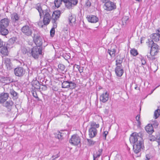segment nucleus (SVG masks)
<instances>
[{"label": "nucleus", "mask_w": 160, "mask_h": 160, "mask_svg": "<svg viewBox=\"0 0 160 160\" xmlns=\"http://www.w3.org/2000/svg\"><path fill=\"white\" fill-rule=\"evenodd\" d=\"M141 135L140 133L134 132L130 135L129 138L130 142L133 144V150L136 153L139 152L144 148L143 140Z\"/></svg>", "instance_id": "nucleus-1"}, {"label": "nucleus", "mask_w": 160, "mask_h": 160, "mask_svg": "<svg viewBox=\"0 0 160 160\" xmlns=\"http://www.w3.org/2000/svg\"><path fill=\"white\" fill-rule=\"evenodd\" d=\"M36 9L39 12L40 18L43 17V22L44 25H47L50 22L51 19V13L49 9L47 8L45 10H42L41 7L37 5Z\"/></svg>", "instance_id": "nucleus-2"}, {"label": "nucleus", "mask_w": 160, "mask_h": 160, "mask_svg": "<svg viewBox=\"0 0 160 160\" xmlns=\"http://www.w3.org/2000/svg\"><path fill=\"white\" fill-rule=\"evenodd\" d=\"M29 56L35 59L41 58L43 57L44 53L42 52V47H33L29 51Z\"/></svg>", "instance_id": "nucleus-3"}, {"label": "nucleus", "mask_w": 160, "mask_h": 160, "mask_svg": "<svg viewBox=\"0 0 160 160\" xmlns=\"http://www.w3.org/2000/svg\"><path fill=\"white\" fill-rule=\"evenodd\" d=\"M10 23V20L6 18L0 21V33L3 36L7 35L9 33L7 28Z\"/></svg>", "instance_id": "nucleus-4"}, {"label": "nucleus", "mask_w": 160, "mask_h": 160, "mask_svg": "<svg viewBox=\"0 0 160 160\" xmlns=\"http://www.w3.org/2000/svg\"><path fill=\"white\" fill-rule=\"evenodd\" d=\"M39 31L37 29H33V36L32 37L36 46L42 47V40L40 36Z\"/></svg>", "instance_id": "nucleus-5"}, {"label": "nucleus", "mask_w": 160, "mask_h": 160, "mask_svg": "<svg viewBox=\"0 0 160 160\" xmlns=\"http://www.w3.org/2000/svg\"><path fill=\"white\" fill-rule=\"evenodd\" d=\"M148 46L151 48L150 52L151 55L153 56L156 55L159 51L158 46L152 40H150V39H148Z\"/></svg>", "instance_id": "nucleus-6"}, {"label": "nucleus", "mask_w": 160, "mask_h": 160, "mask_svg": "<svg viewBox=\"0 0 160 160\" xmlns=\"http://www.w3.org/2000/svg\"><path fill=\"white\" fill-rule=\"evenodd\" d=\"M110 0L101 1L102 3H105L103 6L105 10L108 11L113 10L116 8V4L113 2L110 1Z\"/></svg>", "instance_id": "nucleus-7"}, {"label": "nucleus", "mask_w": 160, "mask_h": 160, "mask_svg": "<svg viewBox=\"0 0 160 160\" xmlns=\"http://www.w3.org/2000/svg\"><path fill=\"white\" fill-rule=\"evenodd\" d=\"M21 31L23 34L27 36H30L33 33L32 28L28 25H25L23 26L21 29Z\"/></svg>", "instance_id": "nucleus-8"}, {"label": "nucleus", "mask_w": 160, "mask_h": 160, "mask_svg": "<svg viewBox=\"0 0 160 160\" xmlns=\"http://www.w3.org/2000/svg\"><path fill=\"white\" fill-rule=\"evenodd\" d=\"M14 71L16 76L20 77H22L26 72L25 69L21 67H18L15 68Z\"/></svg>", "instance_id": "nucleus-9"}, {"label": "nucleus", "mask_w": 160, "mask_h": 160, "mask_svg": "<svg viewBox=\"0 0 160 160\" xmlns=\"http://www.w3.org/2000/svg\"><path fill=\"white\" fill-rule=\"evenodd\" d=\"M69 142L74 145H78L80 144V138L77 135H73L69 140Z\"/></svg>", "instance_id": "nucleus-10"}, {"label": "nucleus", "mask_w": 160, "mask_h": 160, "mask_svg": "<svg viewBox=\"0 0 160 160\" xmlns=\"http://www.w3.org/2000/svg\"><path fill=\"white\" fill-rule=\"evenodd\" d=\"M8 42L7 43V46H5L4 44L3 46L1 48L0 50V53L2 57L8 56L9 54V52L8 50V48H9L8 46L9 45Z\"/></svg>", "instance_id": "nucleus-11"}, {"label": "nucleus", "mask_w": 160, "mask_h": 160, "mask_svg": "<svg viewBox=\"0 0 160 160\" xmlns=\"http://www.w3.org/2000/svg\"><path fill=\"white\" fill-rule=\"evenodd\" d=\"M78 3V0H68L66 3V7L68 9H72Z\"/></svg>", "instance_id": "nucleus-12"}, {"label": "nucleus", "mask_w": 160, "mask_h": 160, "mask_svg": "<svg viewBox=\"0 0 160 160\" xmlns=\"http://www.w3.org/2000/svg\"><path fill=\"white\" fill-rule=\"evenodd\" d=\"M13 102L12 100L6 101L2 104V106L5 107L8 112L11 111V109L13 107Z\"/></svg>", "instance_id": "nucleus-13"}, {"label": "nucleus", "mask_w": 160, "mask_h": 160, "mask_svg": "<svg viewBox=\"0 0 160 160\" xmlns=\"http://www.w3.org/2000/svg\"><path fill=\"white\" fill-rule=\"evenodd\" d=\"M9 97L7 93L2 92L0 94V103L3 104L6 101Z\"/></svg>", "instance_id": "nucleus-14"}, {"label": "nucleus", "mask_w": 160, "mask_h": 160, "mask_svg": "<svg viewBox=\"0 0 160 160\" xmlns=\"http://www.w3.org/2000/svg\"><path fill=\"white\" fill-rule=\"evenodd\" d=\"M87 18L89 22L91 23H95L98 21V18L97 17L92 15L87 16Z\"/></svg>", "instance_id": "nucleus-15"}, {"label": "nucleus", "mask_w": 160, "mask_h": 160, "mask_svg": "<svg viewBox=\"0 0 160 160\" xmlns=\"http://www.w3.org/2000/svg\"><path fill=\"white\" fill-rule=\"evenodd\" d=\"M108 94L106 92L105 93H102L100 97V101L103 103L107 102L108 100Z\"/></svg>", "instance_id": "nucleus-16"}, {"label": "nucleus", "mask_w": 160, "mask_h": 160, "mask_svg": "<svg viewBox=\"0 0 160 160\" xmlns=\"http://www.w3.org/2000/svg\"><path fill=\"white\" fill-rule=\"evenodd\" d=\"M89 135L90 138L95 137L97 133V130L96 128H90L89 129Z\"/></svg>", "instance_id": "nucleus-17"}, {"label": "nucleus", "mask_w": 160, "mask_h": 160, "mask_svg": "<svg viewBox=\"0 0 160 160\" xmlns=\"http://www.w3.org/2000/svg\"><path fill=\"white\" fill-rule=\"evenodd\" d=\"M115 72L117 76L120 77L123 73L124 71L123 68L120 66H117L115 69Z\"/></svg>", "instance_id": "nucleus-18"}, {"label": "nucleus", "mask_w": 160, "mask_h": 160, "mask_svg": "<svg viewBox=\"0 0 160 160\" xmlns=\"http://www.w3.org/2000/svg\"><path fill=\"white\" fill-rule=\"evenodd\" d=\"M103 149L102 148H99L98 151H96L95 153L93 155V160H98L102 153Z\"/></svg>", "instance_id": "nucleus-19"}, {"label": "nucleus", "mask_w": 160, "mask_h": 160, "mask_svg": "<svg viewBox=\"0 0 160 160\" xmlns=\"http://www.w3.org/2000/svg\"><path fill=\"white\" fill-rule=\"evenodd\" d=\"M4 63L7 68L9 70L12 69V64L10 58H6L4 59Z\"/></svg>", "instance_id": "nucleus-20"}, {"label": "nucleus", "mask_w": 160, "mask_h": 160, "mask_svg": "<svg viewBox=\"0 0 160 160\" xmlns=\"http://www.w3.org/2000/svg\"><path fill=\"white\" fill-rule=\"evenodd\" d=\"M10 93L14 100L17 99L18 98L19 94L18 93L15 91L13 89L10 90Z\"/></svg>", "instance_id": "nucleus-21"}, {"label": "nucleus", "mask_w": 160, "mask_h": 160, "mask_svg": "<svg viewBox=\"0 0 160 160\" xmlns=\"http://www.w3.org/2000/svg\"><path fill=\"white\" fill-rule=\"evenodd\" d=\"M1 80L2 82L6 83H9L14 82V80L10 77H2L1 78Z\"/></svg>", "instance_id": "nucleus-22"}, {"label": "nucleus", "mask_w": 160, "mask_h": 160, "mask_svg": "<svg viewBox=\"0 0 160 160\" xmlns=\"http://www.w3.org/2000/svg\"><path fill=\"white\" fill-rule=\"evenodd\" d=\"M150 37L151 38L150 40H152L153 41H154L155 42H157L159 41V38H160L159 36L158 33H154L151 35Z\"/></svg>", "instance_id": "nucleus-23"}, {"label": "nucleus", "mask_w": 160, "mask_h": 160, "mask_svg": "<svg viewBox=\"0 0 160 160\" xmlns=\"http://www.w3.org/2000/svg\"><path fill=\"white\" fill-rule=\"evenodd\" d=\"M145 130L149 134H152L154 132L153 126L151 124H148L146 126Z\"/></svg>", "instance_id": "nucleus-24"}, {"label": "nucleus", "mask_w": 160, "mask_h": 160, "mask_svg": "<svg viewBox=\"0 0 160 160\" xmlns=\"http://www.w3.org/2000/svg\"><path fill=\"white\" fill-rule=\"evenodd\" d=\"M32 87L37 89H39L41 88V84L37 80L33 81L32 83Z\"/></svg>", "instance_id": "nucleus-25"}, {"label": "nucleus", "mask_w": 160, "mask_h": 160, "mask_svg": "<svg viewBox=\"0 0 160 160\" xmlns=\"http://www.w3.org/2000/svg\"><path fill=\"white\" fill-rule=\"evenodd\" d=\"M116 52V49L114 48H110L108 50L107 53L111 57H113L115 56Z\"/></svg>", "instance_id": "nucleus-26"}, {"label": "nucleus", "mask_w": 160, "mask_h": 160, "mask_svg": "<svg viewBox=\"0 0 160 160\" xmlns=\"http://www.w3.org/2000/svg\"><path fill=\"white\" fill-rule=\"evenodd\" d=\"M61 14V13L59 10H56L53 12L52 14L53 16H55V17L53 18L55 19H58Z\"/></svg>", "instance_id": "nucleus-27"}, {"label": "nucleus", "mask_w": 160, "mask_h": 160, "mask_svg": "<svg viewBox=\"0 0 160 160\" xmlns=\"http://www.w3.org/2000/svg\"><path fill=\"white\" fill-rule=\"evenodd\" d=\"M68 19L69 24L75 22L76 20L75 16L74 15H72L71 13L69 15Z\"/></svg>", "instance_id": "nucleus-28"}, {"label": "nucleus", "mask_w": 160, "mask_h": 160, "mask_svg": "<svg viewBox=\"0 0 160 160\" xmlns=\"http://www.w3.org/2000/svg\"><path fill=\"white\" fill-rule=\"evenodd\" d=\"M30 50V48L28 47H22L21 48V51L22 53L23 54H25L26 53H28V55L29 54V51Z\"/></svg>", "instance_id": "nucleus-29"}, {"label": "nucleus", "mask_w": 160, "mask_h": 160, "mask_svg": "<svg viewBox=\"0 0 160 160\" xmlns=\"http://www.w3.org/2000/svg\"><path fill=\"white\" fill-rule=\"evenodd\" d=\"M11 18L13 21L16 22L18 21L19 19V17L16 13H13L11 15Z\"/></svg>", "instance_id": "nucleus-30"}, {"label": "nucleus", "mask_w": 160, "mask_h": 160, "mask_svg": "<svg viewBox=\"0 0 160 160\" xmlns=\"http://www.w3.org/2000/svg\"><path fill=\"white\" fill-rule=\"evenodd\" d=\"M123 58V57L119 59L118 58L116 60V65L117 66H120V67H122L121 64L122 63Z\"/></svg>", "instance_id": "nucleus-31"}, {"label": "nucleus", "mask_w": 160, "mask_h": 160, "mask_svg": "<svg viewBox=\"0 0 160 160\" xmlns=\"http://www.w3.org/2000/svg\"><path fill=\"white\" fill-rule=\"evenodd\" d=\"M69 81H64L62 84V88H69Z\"/></svg>", "instance_id": "nucleus-32"}, {"label": "nucleus", "mask_w": 160, "mask_h": 160, "mask_svg": "<svg viewBox=\"0 0 160 160\" xmlns=\"http://www.w3.org/2000/svg\"><path fill=\"white\" fill-rule=\"evenodd\" d=\"M160 115V110L157 109L154 112V117L155 119L157 118Z\"/></svg>", "instance_id": "nucleus-33"}, {"label": "nucleus", "mask_w": 160, "mask_h": 160, "mask_svg": "<svg viewBox=\"0 0 160 160\" xmlns=\"http://www.w3.org/2000/svg\"><path fill=\"white\" fill-rule=\"evenodd\" d=\"M62 2L61 0H55L54 3L55 7L57 8L60 7L61 4L62 3Z\"/></svg>", "instance_id": "nucleus-34"}, {"label": "nucleus", "mask_w": 160, "mask_h": 160, "mask_svg": "<svg viewBox=\"0 0 160 160\" xmlns=\"http://www.w3.org/2000/svg\"><path fill=\"white\" fill-rule=\"evenodd\" d=\"M69 88L70 89H73L75 88L76 86V83L72 81H69Z\"/></svg>", "instance_id": "nucleus-35"}, {"label": "nucleus", "mask_w": 160, "mask_h": 160, "mask_svg": "<svg viewBox=\"0 0 160 160\" xmlns=\"http://www.w3.org/2000/svg\"><path fill=\"white\" fill-rule=\"evenodd\" d=\"M64 133H61L60 132H58V133L55 136V137L56 138H58L59 139L62 140L63 138V135Z\"/></svg>", "instance_id": "nucleus-36"}, {"label": "nucleus", "mask_w": 160, "mask_h": 160, "mask_svg": "<svg viewBox=\"0 0 160 160\" xmlns=\"http://www.w3.org/2000/svg\"><path fill=\"white\" fill-rule=\"evenodd\" d=\"M130 53L133 56H136L138 54L137 50L134 48L132 49L131 50Z\"/></svg>", "instance_id": "nucleus-37"}, {"label": "nucleus", "mask_w": 160, "mask_h": 160, "mask_svg": "<svg viewBox=\"0 0 160 160\" xmlns=\"http://www.w3.org/2000/svg\"><path fill=\"white\" fill-rule=\"evenodd\" d=\"M129 18L128 16H125L122 19V25H124L126 24L127 21L128 20Z\"/></svg>", "instance_id": "nucleus-38"}, {"label": "nucleus", "mask_w": 160, "mask_h": 160, "mask_svg": "<svg viewBox=\"0 0 160 160\" xmlns=\"http://www.w3.org/2000/svg\"><path fill=\"white\" fill-rule=\"evenodd\" d=\"M152 123L151 125H152L153 126V127H154L155 128H157L159 125V124L157 121L155 120H154L153 121H152Z\"/></svg>", "instance_id": "nucleus-39"}, {"label": "nucleus", "mask_w": 160, "mask_h": 160, "mask_svg": "<svg viewBox=\"0 0 160 160\" xmlns=\"http://www.w3.org/2000/svg\"><path fill=\"white\" fill-rule=\"evenodd\" d=\"M91 128H99V125L98 124H96L95 122H92L90 125Z\"/></svg>", "instance_id": "nucleus-40"}, {"label": "nucleus", "mask_w": 160, "mask_h": 160, "mask_svg": "<svg viewBox=\"0 0 160 160\" xmlns=\"http://www.w3.org/2000/svg\"><path fill=\"white\" fill-rule=\"evenodd\" d=\"M57 19H52V22L53 23V27L52 28L53 29L56 28L57 27V23L56 22Z\"/></svg>", "instance_id": "nucleus-41"}, {"label": "nucleus", "mask_w": 160, "mask_h": 160, "mask_svg": "<svg viewBox=\"0 0 160 160\" xmlns=\"http://www.w3.org/2000/svg\"><path fill=\"white\" fill-rule=\"evenodd\" d=\"M87 140L88 141V144L89 146H92L94 145L95 143L96 142L92 140L89 139H87Z\"/></svg>", "instance_id": "nucleus-42"}, {"label": "nucleus", "mask_w": 160, "mask_h": 160, "mask_svg": "<svg viewBox=\"0 0 160 160\" xmlns=\"http://www.w3.org/2000/svg\"><path fill=\"white\" fill-rule=\"evenodd\" d=\"M58 68L59 70L61 71H64L65 69V66L62 64H59L58 65Z\"/></svg>", "instance_id": "nucleus-43"}, {"label": "nucleus", "mask_w": 160, "mask_h": 160, "mask_svg": "<svg viewBox=\"0 0 160 160\" xmlns=\"http://www.w3.org/2000/svg\"><path fill=\"white\" fill-rule=\"evenodd\" d=\"M31 92H32V95L35 98H36L37 99V100L38 101H40L39 98L38 97V95H37V93H36V92L35 91H34V90H32V91Z\"/></svg>", "instance_id": "nucleus-44"}, {"label": "nucleus", "mask_w": 160, "mask_h": 160, "mask_svg": "<svg viewBox=\"0 0 160 160\" xmlns=\"http://www.w3.org/2000/svg\"><path fill=\"white\" fill-rule=\"evenodd\" d=\"M140 114L138 115L136 117V120L137 121L138 125L140 126L141 124V122L140 121Z\"/></svg>", "instance_id": "nucleus-45"}, {"label": "nucleus", "mask_w": 160, "mask_h": 160, "mask_svg": "<svg viewBox=\"0 0 160 160\" xmlns=\"http://www.w3.org/2000/svg\"><path fill=\"white\" fill-rule=\"evenodd\" d=\"M156 140L158 142V144L160 145V134L158 133L157 134L156 137Z\"/></svg>", "instance_id": "nucleus-46"}, {"label": "nucleus", "mask_w": 160, "mask_h": 160, "mask_svg": "<svg viewBox=\"0 0 160 160\" xmlns=\"http://www.w3.org/2000/svg\"><path fill=\"white\" fill-rule=\"evenodd\" d=\"M91 2L89 0H87L86 1L85 4L86 7L88 8H89L91 6Z\"/></svg>", "instance_id": "nucleus-47"}, {"label": "nucleus", "mask_w": 160, "mask_h": 160, "mask_svg": "<svg viewBox=\"0 0 160 160\" xmlns=\"http://www.w3.org/2000/svg\"><path fill=\"white\" fill-rule=\"evenodd\" d=\"M55 29L52 28L50 31V36L52 37H53L54 35L55 32Z\"/></svg>", "instance_id": "nucleus-48"}, {"label": "nucleus", "mask_w": 160, "mask_h": 160, "mask_svg": "<svg viewBox=\"0 0 160 160\" xmlns=\"http://www.w3.org/2000/svg\"><path fill=\"white\" fill-rule=\"evenodd\" d=\"M109 108L108 106L106 107L104 110V112L105 114L108 115L109 112Z\"/></svg>", "instance_id": "nucleus-49"}, {"label": "nucleus", "mask_w": 160, "mask_h": 160, "mask_svg": "<svg viewBox=\"0 0 160 160\" xmlns=\"http://www.w3.org/2000/svg\"><path fill=\"white\" fill-rule=\"evenodd\" d=\"M141 62H142V65H144L146 63V61L145 59H144L143 57L141 56V58H140Z\"/></svg>", "instance_id": "nucleus-50"}, {"label": "nucleus", "mask_w": 160, "mask_h": 160, "mask_svg": "<svg viewBox=\"0 0 160 160\" xmlns=\"http://www.w3.org/2000/svg\"><path fill=\"white\" fill-rule=\"evenodd\" d=\"M108 132L107 131H105L103 132V136L104 137V139H106L107 135L108 134Z\"/></svg>", "instance_id": "nucleus-51"}, {"label": "nucleus", "mask_w": 160, "mask_h": 160, "mask_svg": "<svg viewBox=\"0 0 160 160\" xmlns=\"http://www.w3.org/2000/svg\"><path fill=\"white\" fill-rule=\"evenodd\" d=\"M147 56L149 60H151L152 61H153L155 59V57H152L151 58L149 57L148 55H147Z\"/></svg>", "instance_id": "nucleus-52"}, {"label": "nucleus", "mask_w": 160, "mask_h": 160, "mask_svg": "<svg viewBox=\"0 0 160 160\" xmlns=\"http://www.w3.org/2000/svg\"><path fill=\"white\" fill-rule=\"evenodd\" d=\"M3 46V42L1 39H0V48H2Z\"/></svg>", "instance_id": "nucleus-53"}, {"label": "nucleus", "mask_w": 160, "mask_h": 160, "mask_svg": "<svg viewBox=\"0 0 160 160\" xmlns=\"http://www.w3.org/2000/svg\"><path fill=\"white\" fill-rule=\"evenodd\" d=\"M42 86V87L41 88L42 89L46 90L47 89V87L45 85H43L42 84L41 85V86Z\"/></svg>", "instance_id": "nucleus-54"}, {"label": "nucleus", "mask_w": 160, "mask_h": 160, "mask_svg": "<svg viewBox=\"0 0 160 160\" xmlns=\"http://www.w3.org/2000/svg\"><path fill=\"white\" fill-rule=\"evenodd\" d=\"M59 157V156H58V154H57L56 156L54 155H53L52 156V158H53L52 160H55V159Z\"/></svg>", "instance_id": "nucleus-55"}, {"label": "nucleus", "mask_w": 160, "mask_h": 160, "mask_svg": "<svg viewBox=\"0 0 160 160\" xmlns=\"http://www.w3.org/2000/svg\"><path fill=\"white\" fill-rule=\"evenodd\" d=\"M83 67H80L79 69L78 70L80 73H81L83 72Z\"/></svg>", "instance_id": "nucleus-56"}, {"label": "nucleus", "mask_w": 160, "mask_h": 160, "mask_svg": "<svg viewBox=\"0 0 160 160\" xmlns=\"http://www.w3.org/2000/svg\"><path fill=\"white\" fill-rule=\"evenodd\" d=\"M158 32L157 33L159 35V37H160V28H159L158 29H157L156 31V32Z\"/></svg>", "instance_id": "nucleus-57"}, {"label": "nucleus", "mask_w": 160, "mask_h": 160, "mask_svg": "<svg viewBox=\"0 0 160 160\" xmlns=\"http://www.w3.org/2000/svg\"><path fill=\"white\" fill-rule=\"evenodd\" d=\"M145 39V38L143 37V38H141V43H142V41H143V40H144V39Z\"/></svg>", "instance_id": "nucleus-58"}, {"label": "nucleus", "mask_w": 160, "mask_h": 160, "mask_svg": "<svg viewBox=\"0 0 160 160\" xmlns=\"http://www.w3.org/2000/svg\"><path fill=\"white\" fill-rule=\"evenodd\" d=\"M75 65L76 66V68L78 70L81 67L79 65L75 64Z\"/></svg>", "instance_id": "nucleus-59"}, {"label": "nucleus", "mask_w": 160, "mask_h": 160, "mask_svg": "<svg viewBox=\"0 0 160 160\" xmlns=\"http://www.w3.org/2000/svg\"><path fill=\"white\" fill-rule=\"evenodd\" d=\"M68 0H61L62 2H63L65 3V5L66 3L67 2H68Z\"/></svg>", "instance_id": "nucleus-60"}, {"label": "nucleus", "mask_w": 160, "mask_h": 160, "mask_svg": "<svg viewBox=\"0 0 160 160\" xmlns=\"http://www.w3.org/2000/svg\"><path fill=\"white\" fill-rule=\"evenodd\" d=\"M135 89H139V90L140 89V88L139 87H138V86H136L135 88Z\"/></svg>", "instance_id": "nucleus-61"}, {"label": "nucleus", "mask_w": 160, "mask_h": 160, "mask_svg": "<svg viewBox=\"0 0 160 160\" xmlns=\"http://www.w3.org/2000/svg\"><path fill=\"white\" fill-rule=\"evenodd\" d=\"M12 41V39H10L9 40V42H11V41Z\"/></svg>", "instance_id": "nucleus-62"}, {"label": "nucleus", "mask_w": 160, "mask_h": 160, "mask_svg": "<svg viewBox=\"0 0 160 160\" xmlns=\"http://www.w3.org/2000/svg\"><path fill=\"white\" fill-rule=\"evenodd\" d=\"M146 160H149V158H148L146 157Z\"/></svg>", "instance_id": "nucleus-63"}, {"label": "nucleus", "mask_w": 160, "mask_h": 160, "mask_svg": "<svg viewBox=\"0 0 160 160\" xmlns=\"http://www.w3.org/2000/svg\"><path fill=\"white\" fill-rule=\"evenodd\" d=\"M136 1H138V2H140L141 0H136Z\"/></svg>", "instance_id": "nucleus-64"}]
</instances>
